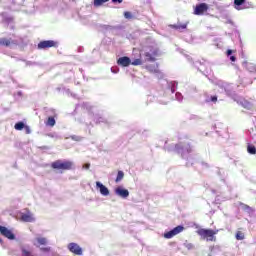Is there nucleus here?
I'll use <instances>...</instances> for the list:
<instances>
[{
    "instance_id": "f257e3e1",
    "label": "nucleus",
    "mask_w": 256,
    "mask_h": 256,
    "mask_svg": "<svg viewBox=\"0 0 256 256\" xmlns=\"http://www.w3.org/2000/svg\"><path fill=\"white\" fill-rule=\"evenodd\" d=\"M164 151H167L168 153H173L174 151L178 155H181L182 159L187 160V167H191L195 163L194 160H189V154L193 152V147L189 142H179L178 144L167 145L166 141L164 145Z\"/></svg>"
},
{
    "instance_id": "f03ea898",
    "label": "nucleus",
    "mask_w": 256,
    "mask_h": 256,
    "mask_svg": "<svg viewBox=\"0 0 256 256\" xmlns=\"http://www.w3.org/2000/svg\"><path fill=\"white\" fill-rule=\"evenodd\" d=\"M159 55V48L153 46H147L141 53L140 56L144 57V61L155 63L156 58Z\"/></svg>"
},
{
    "instance_id": "7ed1b4c3",
    "label": "nucleus",
    "mask_w": 256,
    "mask_h": 256,
    "mask_svg": "<svg viewBox=\"0 0 256 256\" xmlns=\"http://www.w3.org/2000/svg\"><path fill=\"white\" fill-rule=\"evenodd\" d=\"M75 167V163L70 160H56L51 163V168L54 169V171H71Z\"/></svg>"
},
{
    "instance_id": "20e7f679",
    "label": "nucleus",
    "mask_w": 256,
    "mask_h": 256,
    "mask_svg": "<svg viewBox=\"0 0 256 256\" xmlns=\"http://www.w3.org/2000/svg\"><path fill=\"white\" fill-rule=\"evenodd\" d=\"M197 235L201 237V239H205L206 241H217L215 235H217V230L200 228L196 231Z\"/></svg>"
},
{
    "instance_id": "39448f33",
    "label": "nucleus",
    "mask_w": 256,
    "mask_h": 256,
    "mask_svg": "<svg viewBox=\"0 0 256 256\" xmlns=\"http://www.w3.org/2000/svg\"><path fill=\"white\" fill-rule=\"evenodd\" d=\"M51 47L57 49V47H59V42L55 40H42L37 45V49L39 50L51 49Z\"/></svg>"
},
{
    "instance_id": "423d86ee",
    "label": "nucleus",
    "mask_w": 256,
    "mask_h": 256,
    "mask_svg": "<svg viewBox=\"0 0 256 256\" xmlns=\"http://www.w3.org/2000/svg\"><path fill=\"white\" fill-rule=\"evenodd\" d=\"M183 231H185V227H183L182 225L176 226L174 229L166 232L164 234L165 239H173V237H175V235H179V233H183Z\"/></svg>"
},
{
    "instance_id": "0eeeda50",
    "label": "nucleus",
    "mask_w": 256,
    "mask_h": 256,
    "mask_svg": "<svg viewBox=\"0 0 256 256\" xmlns=\"http://www.w3.org/2000/svg\"><path fill=\"white\" fill-rule=\"evenodd\" d=\"M209 11V5L207 3H199L194 8V15H205Z\"/></svg>"
},
{
    "instance_id": "6e6552de",
    "label": "nucleus",
    "mask_w": 256,
    "mask_h": 256,
    "mask_svg": "<svg viewBox=\"0 0 256 256\" xmlns=\"http://www.w3.org/2000/svg\"><path fill=\"white\" fill-rule=\"evenodd\" d=\"M0 233L3 237H6V239H10L11 241L15 239V234L5 226H0Z\"/></svg>"
},
{
    "instance_id": "1a4fd4ad",
    "label": "nucleus",
    "mask_w": 256,
    "mask_h": 256,
    "mask_svg": "<svg viewBox=\"0 0 256 256\" xmlns=\"http://www.w3.org/2000/svg\"><path fill=\"white\" fill-rule=\"evenodd\" d=\"M68 249L74 255H83V249L79 247L77 243H70L68 244Z\"/></svg>"
},
{
    "instance_id": "9d476101",
    "label": "nucleus",
    "mask_w": 256,
    "mask_h": 256,
    "mask_svg": "<svg viewBox=\"0 0 256 256\" xmlns=\"http://www.w3.org/2000/svg\"><path fill=\"white\" fill-rule=\"evenodd\" d=\"M224 91L228 97H231V99H233L234 101H239V95L235 93V90H233V87H231V85L228 84V86L225 87Z\"/></svg>"
},
{
    "instance_id": "9b49d317",
    "label": "nucleus",
    "mask_w": 256,
    "mask_h": 256,
    "mask_svg": "<svg viewBox=\"0 0 256 256\" xmlns=\"http://www.w3.org/2000/svg\"><path fill=\"white\" fill-rule=\"evenodd\" d=\"M117 65H119V67H129L131 65V58L128 56H122L117 59Z\"/></svg>"
},
{
    "instance_id": "f8f14e48",
    "label": "nucleus",
    "mask_w": 256,
    "mask_h": 256,
    "mask_svg": "<svg viewBox=\"0 0 256 256\" xmlns=\"http://www.w3.org/2000/svg\"><path fill=\"white\" fill-rule=\"evenodd\" d=\"M20 219L24 223H33V221H35V218L33 217V214L29 210H27L26 213H22Z\"/></svg>"
},
{
    "instance_id": "ddd939ff",
    "label": "nucleus",
    "mask_w": 256,
    "mask_h": 256,
    "mask_svg": "<svg viewBox=\"0 0 256 256\" xmlns=\"http://www.w3.org/2000/svg\"><path fill=\"white\" fill-rule=\"evenodd\" d=\"M1 17H2V23L4 25H11V23H13V21L15 19V18H13V16L9 15V13H7V12H2Z\"/></svg>"
},
{
    "instance_id": "4468645a",
    "label": "nucleus",
    "mask_w": 256,
    "mask_h": 256,
    "mask_svg": "<svg viewBox=\"0 0 256 256\" xmlns=\"http://www.w3.org/2000/svg\"><path fill=\"white\" fill-rule=\"evenodd\" d=\"M236 103H238L239 105L244 107V109H248V110L253 109V104L251 102H249L239 96H238V101H236Z\"/></svg>"
},
{
    "instance_id": "2eb2a0df",
    "label": "nucleus",
    "mask_w": 256,
    "mask_h": 256,
    "mask_svg": "<svg viewBox=\"0 0 256 256\" xmlns=\"http://www.w3.org/2000/svg\"><path fill=\"white\" fill-rule=\"evenodd\" d=\"M96 189L99 191V193H109V188L107 186L103 185L100 181L96 182Z\"/></svg>"
},
{
    "instance_id": "dca6fc26",
    "label": "nucleus",
    "mask_w": 256,
    "mask_h": 256,
    "mask_svg": "<svg viewBox=\"0 0 256 256\" xmlns=\"http://www.w3.org/2000/svg\"><path fill=\"white\" fill-rule=\"evenodd\" d=\"M245 3H247V0H234L233 7L237 11H241V9H243V7H241V6L245 5Z\"/></svg>"
},
{
    "instance_id": "f3484780",
    "label": "nucleus",
    "mask_w": 256,
    "mask_h": 256,
    "mask_svg": "<svg viewBox=\"0 0 256 256\" xmlns=\"http://www.w3.org/2000/svg\"><path fill=\"white\" fill-rule=\"evenodd\" d=\"M168 27H170V29H175L176 31H181V29H187V24H170Z\"/></svg>"
},
{
    "instance_id": "a211bd4d",
    "label": "nucleus",
    "mask_w": 256,
    "mask_h": 256,
    "mask_svg": "<svg viewBox=\"0 0 256 256\" xmlns=\"http://www.w3.org/2000/svg\"><path fill=\"white\" fill-rule=\"evenodd\" d=\"M178 85H179L178 81H171L170 83H168V87H170L171 93H175V91H177Z\"/></svg>"
},
{
    "instance_id": "6ab92c4d",
    "label": "nucleus",
    "mask_w": 256,
    "mask_h": 256,
    "mask_svg": "<svg viewBox=\"0 0 256 256\" xmlns=\"http://www.w3.org/2000/svg\"><path fill=\"white\" fill-rule=\"evenodd\" d=\"M57 121L53 116L48 117V120L46 121V127H55Z\"/></svg>"
},
{
    "instance_id": "aec40b11",
    "label": "nucleus",
    "mask_w": 256,
    "mask_h": 256,
    "mask_svg": "<svg viewBox=\"0 0 256 256\" xmlns=\"http://www.w3.org/2000/svg\"><path fill=\"white\" fill-rule=\"evenodd\" d=\"M25 125V122L19 121L14 125V129H16V131H23V129H25Z\"/></svg>"
},
{
    "instance_id": "412c9836",
    "label": "nucleus",
    "mask_w": 256,
    "mask_h": 256,
    "mask_svg": "<svg viewBox=\"0 0 256 256\" xmlns=\"http://www.w3.org/2000/svg\"><path fill=\"white\" fill-rule=\"evenodd\" d=\"M102 29H105L106 31H111L113 29H123V26L118 25V26H111V25H101Z\"/></svg>"
},
{
    "instance_id": "4be33fe9",
    "label": "nucleus",
    "mask_w": 256,
    "mask_h": 256,
    "mask_svg": "<svg viewBox=\"0 0 256 256\" xmlns=\"http://www.w3.org/2000/svg\"><path fill=\"white\" fill-rule=\"evenodd\" d=\"M226 55H227V57H229V59H230V61H232V63H235V62L237 61V57H235V56L233 55V50L228 49V50L226 51Z\"/></svg>"
},
{
    "instance_id": "5701e85b",
    "label": "nucleus",
    "mask_w": 256,
    "mask_h": 256,
    "mask_svg": "<svg viewBox=\"0 0 256 256\" xmlns=\"http://www.w3.org/2000/svg\"><path fill=\"white\" fill-rule=\"evenodd\" d=\"M247 151L250 155H256V147L253 144L247 145Z\"/></svg>"
},
{
    "instance_id": "b1692460",
    "label": "nucleus",
    "mask_w": 256,
    "mask_h": 256,
    "mask_svg": "<svg viewBox=\"0 0 256 256\" xmlns=\"http://www.w3.org/2000/svg\"><path fill=\"white\" fill-rule=\"evenodd\" d=\"M0 45L3 47H9V45H11V40L7 38H0Z\"/></svg>"
},
{
    "instance_id": "393cba45",
    "label": "nucleus",
    "mask_w": 256,
    "mask_h": 256,
    "mask_svg": "<svg viewBox=\"0 0 256 256\" xmlns=\"http://www.w3.org/2000/svg\"><path fill=\"white\" fill-rule=\"evenodd\" d=\"M123 177H125V173L123 171L119 170L117 173V177L115 179L116 183L123 181Z\"/></svg>"
},
{
    "instance_id": "a878e982",
    "label": "nucleus",
    "mask_w": 256,
    "mask_h": 256,
    "mask_svg": "<svg viewBox=\"0 0 256 256\" xmlns=\"http://www.w3.org/2000/svg\"><path fill=\"white\" fill-rule=\"evenodd\" d=\"M114 193H129V190L125 189L123 186H117L114 189Z\"/></svg>"
},
{
    "instance_id": "bb28decb",
    "label": "nucleus",
    "mask_w": 256,
    "mask_h": 256,
    "mask_svg": "<svg viewBox=\"0 0 256 256\" xmlns=\"http://www.w3.org/2000/svg\"><path fill=\"white\" fill-rule=\"evenodd\" d=\"M240 206L242 207L243 211H246L247 213H253V208H251L249 205L240 202Z\"/></svg>"
},
{
    "instance_id": "cd10ccee",
    "label": "nucleus",
    "mask_w": 256,
    "mask_h": 256,
    "mask_svg": "<svg viewBox=\"0 0 256 256\" xmlns=\"http://www.w3.org/2000/svg\"><path fill=\"white\" fill-rule=\"evenodd\" d=\"M235 238L237 239V241H243V239H245V233L237 231Z\"/></svg>"
},
{
    "instance_id": "c85d7f7f",
    "label": "nucleus",
    "mask_w": 256,
    "mask_h": 256,
    "mask_svg": "<svg viewBox=\"0 0 256 256\" xmlns=\"http://www.w3.org/2000/svg\"><path fill=\"white\" fill-rule=\"evenodd\" d=\"M124 17L125 19H128V20L135 19V15H133V13H131L130 11H125Z\"/></svg>"
},
{
    "instance_id": "c756f323",
    "label": "nucleus",
    "mask_w": 256,
    "mask_h": 256,
    "mask_svg": "<svg viewBox=\"0 0 256 256\" xmlns=\"http://www.w3.org/2000/svg\"><path fill=\"white\" fill-rule=\"evenodd\" d=\"M109 0H94V7H101L103 3H107Z\"/></svg>"
},
{
    "instance_id": "7c9ffc66",
    "label": "nucleus",
    "mask_w": 256,
    "mask_h": 256,
    "mask_svg": "<svg viewBox=\"0 0 256 256\" xmlns=\"http://www.w3.org/2000/svg\"><path fill=\"white\" fill-rule=\"evenodd\" d=\"M37 243H39V245H46L47 244V238H43V237H38L36 238Z\"/></svg>"
},
{
    "instance_id": "2f4dec72",
    "label": "nucleus",
    "mask_w": 256,
    "mask_h": 256,
    "mask_svg": "<svg viewBox=\"0 0 256 256\" xmlns=\"http://www.w3.org/2000/svg\"><path fill=\"white\" fill-rule=\"evenodd\" d=\"M94 121L96 123H105V118H103L102 116H99V115H95L94 116Z\"/></svg>"
},
{
    "instance_id": "473e14b6",
    "label": "nucleus",
    "mask_w": 256,
    "mask_h": 256,
    "mask_svg": "<svg viewBox=\"0 0 256 256\" xmlns=\"http://www.w3.org/2000/svg\"><path fill=\"white\" fill-rule=\"evenodd\" d=\"M130 65H134L135 67H137V65H143V60H141V58L135 59L134 61H131Z\"/></svg>"
},
{
    "instance_id": "72a5a7b5",
    "label": "nucleus",
    "mask_w": 256,
    "mask_h": 256,
    "mask_svg": "<svg viewBox=\"0 0 256 256\" xmlns=\"http://www.w3.org/2000/svg\"><path fill=\"white\" fill-rule=\"evenodd\" d=\"M21 251H22L23 256H33V253H31V251H29L25 248H22Z\"/></svg>"
},
{
    "instance_id": "f704fd0d",
    "label": "nucleus",
    "mask_w": 256,
    "mask_h": 256,
    "mask_svg": "<svg viewBox=\"0 0 256 256\" xmlns=\"http://www.w3.org/2000/svg\"><path fill=\"white\" fill-rule=\"evenodd\" d=\"M70 139H72V141H81L83 139V137L78 136V135H72L70 136Z\"/></svg>"
},
{
    "instance_id": "c9c22d12",
    "label": "nucleus",
    "mask_w": 256,
    "mask_h": 256,
    "mask_svg": "<svg viewBox=\"0 0 256 256\" xmlns=\"http://www.w3.org/2000/svg\"><path fill=\"white\" fill-rule=\"evenodd\" d=\"M184 247H185L186 249H188V250H191V249H193L195 246H194L192 243L186 241V242L184 243Z\"/></svg>"
},
{
    "instance_id": "e433bc0d",
    "label": "nucleus",
    "mask_w": 256,
    "mask_h": 256,
    "mask_svg": "<svg viewBox=\"0 0 256 256\" xmlns=\"http://www.w3.org/2000/svg\"><path fill=\"white\" fill-rule=\"evenodd\" d=\"M176 101H183V94L181 92H176Z\"/></svg>"
},
{
    "instance_id": "4c0bfd02",
    "label": "nucleus",
    "mask_w": 256,
    "mask_h": 256,
    "mask_svg": "<svg viewBox=\"0 0 256 256\" xmlns=\"http://www.w3.org/2000/svg\"><path fill=\"white\" fill-rule=\"evenodd\" d=\"M147 69H149L152 73H153V72H154V73H157V71H159V70H157V68H156L155 66H153V65L147 66Z\"/></svg>"
},
{
    "instance_id": "58836bf2",
    "label": "nucleus",
    "mask_w": 256,
    "mask_h": 256,
    "mask_svg": "<svg viewBox=\"0 0 256 256\" xmlns=\"http://www.w3.org/2000/svg\"><path fill=\"white\" fill-rule=\"evenodd\" d=\"M229 84L228 83H225V82H219L218 83V87H220V89H224L225 90V87H227Z\"/></svg>"
},
{
    "instance_id": "ea45409f",
    "label": "nucleus",
    "mask_w": 256,
    "mask_h": 256,
    "mask_svg": "<svg viewBox=\"0 0 256 256\" xmlns=\"http://www.w3.org/2000/svg\"><path fill=\"white\" fill-rule=\"evenodd\" d=\"M82 107H83L84 109H87V111H91V105H89V103H87V102H84V103L82 104Z\"/></svg>"
},
{
    "instance_id": "a19ab883",
    "label": "nucleus",
    "mask_w": 256,
    "mask_h": 256,
    "mask_svg": "<svg viewBox=\"0 0 256 256\" xmlns=\"http://www.w3.org/2000/svg\"><path fill=\"white\" fill-rule=\"evenodd\" d=\"M111 72L114 73V74L119 73V66H113V67L111 68Z\"/></svg>"
},
{
    "instance_id": "79ce46f5",
    "label": "nucleus",
    "mask_w": 256,
    "mask_h": 256,
    "mask_svg": "<svg viewBox=\"0 0 256 256\" xmlns=\"http://www.w3.org/2000/svg\"><path fill=\"white\" fill-rule=\"evenodd\" d=\"M198 71H200V73H202L203 75H205V77H208L209 76V70H202L200 68H198Z\"/></svg>"
},
{
    "instance_id": "37998d69",
    "label": "nucleus",
    "mask_w": 256,
    "mask_h": 256,
    "mask_svg": "<svg viewBox=\"0 0 256 256\" xmlns=\"http://www.w3.org/2000/svg\"><path fill=\"white\" fill-rule=\"evenodd\" d=\"M40 251H43L44 253H49V251H51V247H42L40 248Z\"/></svg>"
},
{
    "instance_id": "c03bdc74",
    "label": "nucleus",
    "mask_w": 256,
    "mask_h": 256,
    "mask_svg": "<svg viewBox=\"0 0 256 256\" xmlns=\"http://www.w3.org/2000/svg\"><path fill=\"white\" fill-rule=\"evenodd\" d=\"M119 197H122V199H127L129 197V193H118Z\"/></svg>"
},
{
    "instance_id": "a18cd8bd",
    "label": "nucleus",
    "mask_w": 256,
    "mask_h": 256,
    "mask_svg": "<svg viewBox=\"0 0 256 256\" xmlns=\"http://www.w3.org/2000/svg\"><path fill=\"white\" fill-rule=\"evenodd\" d=\"M200 164L202 165V167H204L205 169H209V163L205 162V161H201Z\"/></svg>"
},
{
    "instance_id": "49530a36",
    "label": "nucleus",
    "mask_w": 256,
    "mask_h": 256,
    "mask_svg": "<svg viewBox=\"0 0 256 256\" xmlns=\"http://www.w3.org/2000/svg\"><path fill=\"white\" fill-rule=\"evenodd\" d=\"M22 61H24L27 66L37 65V62H31V61H27V60H22Z\"/></svg>"
},
{
    "instance_id": "de8ad7c7",
    "label": "nucleus",
    "mask_w": 256,
    "mask_h": 256,
    "mask_svg": "<svg viewBox=\"0 0 256 256\" xmlns=\"http://www.w3.org/2000/svg\"><path fill=\"white\" fill-rule=\"evenodd\" d=\"M24 129H25L27 135H30V133H31V128H30L28 125H25Z\"/></svg>"
},
{
    "instance_id": "09e8293b",
    "label": "nucleus",
    "mask_w": 256,
    "mask_h": 256,
    "mask_svg": "<svg viewBox=\"0 0 256 256\" xmlns=\"http://www.w3.org/2000/svg\"><path fill=\"white\" fill-rule=\"evenodd\" d=\"M156 76L158 77V79H163V73H161L159 70L156 71Z\"/></svg>"
},
{
    "instance_id": "8fccbe9b",
    "label": "nucleus",
    "mask_w": 256,
    "mask_h": 256,
    "mask_svg": "<svg viewBox=\"0 0 256 256\" xmlns=\"http://www.w3.org/2000/svg\"><path fill=\"white\" fill-rule=\"evenodd\" d=\"M210 101H212V103H217V96H211Z\"/></svg>"
},
{
    "instance_id": "3c124183",
    "label": "nucleus",
    "mask_w": 256,
    "mask_h": 256,
    "mask_svg": "<svg viewBox=\"0 0 256 256\" xmlns=\"http://www.w3.org/2000/svg\"><path fill=\"white\" fill-rule=\"evenodd\" d=\"M39 149L49 151V146H40Z\"/></svg>"
},
{
    "instance_id": "603ef678",
    "label": "nucleus",
    "mask_w": 256,
    "mask_h": 256,
    "mask_svg": "<svg viewBox=\"0 0 256 256\" xmlns=\"http://www.w3.org/2000/svg\"><path fill=\"white\" fill-rule=\"evenodd\" d=\"M112 3H114L115 5H117V3L121 4L123 3V0H112Z\"/></svg>"
},
{
    "instance_id": "864d4df0",
    "label": "nucleus",
    "mask_w": 256,
    "mask_h": 256,
    "mask_svg": "<svg viewBox=\"0 0 256 256\" xmlns=\"http://www.w3.org/2000/svg\"><path fill=\"white\" fill-rule=\"evenodd\" d=\"M89 167H91V164L90 163H85L83 165V169H89Z\"/></svg>"
},
{
    "instance_id": "5fc2aeb1",
    "label": "nucleus",
    "mask_w": 256,
    "mask_h": 256,
    "mask_svg": "<svg viewBox=\"0 0 256 256\" xmlns=\"http://www.w3.org/2000/svg\"><path fill=\"white\" fill-rule=\"evenodd\" d=\"M47 136H48V137H51V138H55V137H57V134H55V133H49V134H47Z\"/></svg>"
},
{
    "instance_id": "6e6d98bb",
    "label": "nucleus",
    "mask_w": 256,
    "mask_h": 256,
    "mask_svg": "<svg viewBox=\"0 0 256 256\" xmlns=\"http://www.w3.org/2000/svg\"><path fill=\"white\" fill-rule=\"evenodd\" d=\"M189 63H193V65H195V62H193V58H191L190 56H186Z\"/></svg>"
},
{
    "instance_id": "4d7b16f0",
    "label": "nucleus",
    "mask_w": 256,
    "mask_h": 256,
    "mask_svg": "<svg viewBox=\"0 0 256 256\" xmlns=\"http://www.w3.org/2000/svg\"><path fill=\"white\" fill-rule=\"evenodd\" d=\"M83 51H84L83 46L78 47V53H83Z\"/></svg>"
},
{
    "instance_id": "13d9d810",
    "label": "nucleus",
    "mask_w": 256,
    "mask_h": 256,
    "mask_svg": "<svg viewBox=\"0 0 256 256\" xmlns=\"http://www.w3.org/2000/svg\"><path fill=\"white\" fill-rule=\"evenodd\" d=\"M17 95H18V97H23V92L18 91V92H17Z\"/></svg>"
},
{
    "instance_id": "bf43d9fd",
    "label": "nucleus",
    "mask_w": 256,
    "mask_h": 256,
    "mask_svg": "<svg viewBox=\"0 0 256 256\" xmlns=\"http://www.w3.org/2000/svg\"><path fill=\"white\" fill-rule=\"evenodd\" d=\"M127 39H133V35H132V34H129V35L127 36Z\"/></svg>"
},
{
    "instance_id": "052dcab7",
    "label": "nucleus",
    "mask_w": 256,
    "mask_h": 256,
    "mask_svg": "<svg viewBox=\"0 0 256 256\" xmlns=\"http://www.w3.org/2000/svg\"><path fill=\"white\" fill-rule=\"evenodd\" d=\"M217 175H218L219 177H221V170H218V171H217Z\"/></svg>"
},
{
    "instance_id": "680f3d73",
    "label": "nucleus",
    "mask_w": 256,
    "mask_h": 256,
    "mask_svg": "<svg viewBox=\"0 0 256 256\" xmlns=\"http://www.w3.org/2000/svg\"><path fill=\"white\" fill-rule=\"evenodd\" d=\"M191 119H199L198 116H192Z\"/></svg>"
},
{
    "instance_id": "e2e57ef3",
    "label": "nucleus",
    "mask_w": 256,
    "mask_h": 256,
    "mask_svg": "<svg viewBox=\"0 0 256 256\" xmlns=\"http://www.w3.org/2000/svg\"><path fill=\"white\" fill-rule=\"evenodd\" d=\"M250 71H251V72L256 71V68H255V67H253Z\"/></svg>"
},
{
    "instance_id": "0e129e2a",
    "label": "nucleus",
    "mask_w": 256,
    "mask_h": 256,
    "mask_svg": "<svg viewBox=\"0 0 256 256\" xmlns=\"http://www.w3.org/2000/svg\"><path fill=\"white\" fill-rule=\"evenodd\" d=\"M229 23H231V25H233V21L229 20Z\"/></svg>"
},
{
    "instance_id": "69168bd1",
    "label": "nucleus",
    "mask_w": 256,
    "mask_h": 256,
    "mask_svg": "<svg viewBox=\"0 0 256 256\" xmlns=\"http://www.w3.org/2000/svg\"><path fill=\"white\" fill-rule=\"evenodd\" d=\"M3 243V240L0 238V244Z\"/></svg>"
},
{
    "instance_id": "338daca9",
    "label": "nucleus",
    "mask_w": 256,
    "mask_h": 256,
    "mask_svg": "<svg viewBox=\"0 0 256 256\" xmlns=\"http://www.w3.org/2000/svg\"><path fill=\"white\" fill-rule=\"evenodd\" d=\"M71 90L67 89V93H70Z\"/></svg>"
},
{
    "instance_id": "774afa93",
    "label": "nucleus",
    "mask_w": 256,
    "mask_h": 256,
    "mask_svg": "<svg viewBox=\"0 0 256 256\" xmlns=\"http://www.w3.org/2000/svg\"><path fill=\"white\" fill-rule=\"evenodd\" d=\"M103 195H109L108 193H104Z\"/></svg>"
}]
</instances>
